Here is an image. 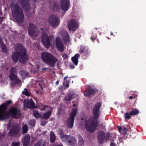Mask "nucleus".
Returning a JSON list of instances; mask_svg holds the SVG:
<instances>
[{
	"instance_id": "1",
	"label": "nucleus",
	"mask_w": 146,
	"mask_h": 146,
	"mask_svg": "<svg viewBox=\"0 0 146 146\" xmlns=\"http://www.w3.org/2000/svg\"><path fill=\"white\" fill-rule=\"evenodd\" d=\"M101 105L100 103H98L94 106L93 109L94 117H91L88 119H87L85 117L82 118V120L85 121V125L87 129L90 132H94L98 126L97 119L100 115V108Z\"/></svg>"
},
{
	"instance_id": "2",
	"label": "nucleus",
	"mask_w": 146,
	"mask_h": 146,
	"mask_svg": "<svg viewBox=\"0 0 146 146\" xmlns=\"http://www.w3.org/2000/svg\"><path fill=\"white\" fill-rule=\"evenodd\" d=\"M12 103L11 100L8 101L0 106V120H4L8 118L9 115L13 118H18L21 116L20 110L17 108L12 107L9 112L6 111L7 106Z\"/></svg>"
},
{
	"instance_id": "3",
	"label": "nucleus",
	"mask_w": 146,
	"mask_h": 146,
	"mask_svg": "<svg viewBox=\"0 0 146 146\" xmlns=\"http://www.w3.org/2000/svg\"><path fill=\"white\" fill-rule=\"evenodd\" d=\"M15 52L12 56V59L15 62L18 60L22 63L26 62L28 60V56L26 54V50L19 43H17L15 48Z\"/></svg>"
},
{
	"instance_id": "4",
	"label": "nucleus",
	"mask_w": 146,
	"mask_h": 146,
	"mask_svg": "<svg viewBox=\"0 0 146 146\" xmlns=\"http://www.w3.org/2000/svg\"><path fill=\"white\" fill-rule=\"evenodd\" d=\"M62 39L64 43L68 44L70 41L67 33L64 30H62L60 33V37H57L56 38V48L59 51L62 52L65 48L61 38Z\"/></svg>"
},
{
	"instance_id": "5",
	"label": "nucleus",
	"mask_w": 146,
	"mask_h": 146,
	"mask_svg": "<svg viewBox=\"0 0 146 146\" xmlns=\"http://www.w3.org/2000/svg\"><path fill=\"white\" fill-rule=\"evenodd\" d=\"M11 6L12 13L14 18L18 22H23L24 18L23 11L21 8L16 3H12Z\"/></svg>"
},
{
	"instance_id": "6",
	"label": "nucleus",
	"mask_w": 146,
	"mask_h": 146,
	"mask_svg": "<svg viewBox=\"0 0 146 146\" xmlns=\"http://www.w3.org/2000/svg\"><path fill=\"white\" fill-rule=\"evenodd\" d=\"M41 57L43 61L50 66H54L57 60L56 57L49 52H43Z\"/></svg>"
},
{
	"instance_id": "7",
	"label": "nucleus",
	"mask_w": 146,
	"mask_h": 146,
	"mask_svg": "<svg viewBox=\"0 0 146 146\" xmlns=\"http://www.w3.org/2000/svg\"><path fill=\"white\" fill-rule=\"evenodd\" d=\"M17 70L15 68H12L10 71L9 78L11 80V83L12 85L18 84L20 82V80L16 75Z\"/></svg>"
},
{
	"instance_id": "8",
	"label": "nucleus",
	"mask_w": 146,
	"mask_h": 146,
	"mask_svg": "<svg viewBox=\"0 0 146 146\" xmlns=\"http://www.w3.org/2000/svg\"><path fill=\"white\" fill-rule=\"evenodd\" d=\"M77 112V109H73L70 114V117L67 120V124L69 128H72L73 126L74 117Z\"/></svg>"
},
{
	"instance_id": "9",
	"label": "nucleus",
	"mask_w": 146,
	"mask_h": 146,
	"mask_svg": "<svg viewBox=\"0 0 146 146\" xmlns=\"http://www.w3.org/2000/svg\"><path fill=\"white\" fill-rule=\"evenodd\" d=\"M111 134L109 133H107L105 135L104 132L99 131L98 136V142L100 143H102L104 141H106L110 139Z\"/></svg>"
},
{
	"instance_id": "10",
	"label": "nucleus",
	"mask_w": 146,
	"mask_h": 146,
	"mask_svg": "<svg viewBox=\"0 0 146 146\" xmlns=\"http://www.w3.org/2000/svg\"><path fill=\"white\" fill-rule=\"evenodd\" d=\"M42 42L45 46L47 48L50 46V41L51 40V36H48L46 33H43L42 35Z\"/></svg>"
},
{
	"instance_id": "11",
	"label": "nucleus",
	"mask_w": 146,
	"mask_h": 146,
	"mask_svg": "<svg viewBox=\"0 0 146 146\" xmlns=\"http://www.w3.org/2000/svg\"><path fill=\"white\" fill-rule=\"evenodd\" d=\"M49 23L53 27H58L59 23V19L54 15H52L50 16L48 20Z\"/></svg>"
},
{
	"instance_id": "12",
	"label": "nucleus",
	"mask_w": 146,
	"mask_h": 146,
	"mask_svg": "<svg viewBox=\"0 0 146 146\" xmlns=\"http://www.w3.org/2000/svg\"><path fill=\"white\" fill-rule=\"evenodd\" d=\"M68 27L70 31H74L77 29L78 27V22L74 19L69 20L68 22Z\"/></svg>"
},
{
	"instance_id": "13",
	"label": "nucleus",
	"mask_w": 146,
	"mask_h": 146,
	"mask_svg": "<svg viewBox=\"0 0 146 146\" xmlns=\"http://www.w3.org/2000/svg\"><path fill=\"white\" fill-rule=\"evenodd\" d=\"M40 110L42 111L45 110L47 111V113L43 115V118L45 119H48L51 114L52 108L47 106H42L41 107Z\"/></svg>"
},
{
	"instance_id": "14",
	"label": "nucleus",
	"mask_w": 146,
	"mask_h": 146,
	"mask_svg": "<svg viewBox=\"0 0 146 146\" xmlns=\"http://www.w3.org/2000/svg\"><path fill=\"white\" fill-rule=\"evenodd\" d=\"M36 27L33 24H30L28 28V33L32 37L37 35V33L36 32Z\"/></svg>"
},
{
	"instance_id": "15",
	"label": "nucleus",
	"mask_w": 146,
	"mask_h": 146,
	"mask_svg": "<svg viewBox=\"0 0 146 146\" xmlns=\"http://www.w3.org/2000/svg\"><path fill=\"white\" fill-rule=\"evenodd\" d=\"M60 6L63 11H67L70 7L69 1V0H61Z\"/></svg>"
},
{
	"instance_id": "16",
	"label": "nucleus",
	"mask_w": 146,
	"mask_h": 146,
	"mask_svg": "<svg viewBox=\"0 0 146 146\" xmlns=\"http://www.w3.org/2000/svg\"><path fill=\"white\" fill-rule=\"evenodd\" d=\"M20 130V127L18 125H14L9 130L8 135L10 136H13L17 134Z\"/></svg>"
},
{
	"instance_id": "17",
	"label": "nucleus",
	"mask_w": 146,
	"mask_h": 146,
	"mask_svg": "<svg viewBox=\"0 0 146 146\" xmlns=\"http://www.w3.org/2000/svg\"><path fill=\"white\" fill-rule=\"evenodd\" d=\"M24 108L27 107L30 109H34L35 108V103L31 99L30 100H25L24 101Z\"/></svg>"
},
{
	"instance_id": "18",
	"label": "nucleus",
	"mask_w": 146,
	"mask_h": 146,
	"mask_svg": "<svg viewBox=\"0 0 146 146\" xmlns=\"http://www.w3.org/2000/svg\"><path fill=\"white\" fill-rule=\"evenodd\" d=\"M18 2L26 11L28 10L29 7L28 0H18Z\"/></svg>"
},
{
	"instance_id": "19",
	"label": "nucleus",
	"mask_w": 146,
	"mask_h": 146,
	"mask_svg": "<svg viewBox=\"0 0 146 146\" xmlns=\"http://www.w3.org/2000/svg\"><path fill=\"white\" fill-rule=\"evenodd\" d=\"M64 141L68 142L69 145L72 146L74 145L76 143L74 138L70 135L66 137V139Z\"/></svg>"
},
{
	"instance_id": "20",
	"label": "nucleus",
	"mask_w": 146,
	"mask_h": 146,
	"mask_svg": "<svg viewBox=\"0 0 146 146\" xmlns=\"http://www.w3.org/2000/svg\"><path fill=\"white\" fill-rule=\"evenodd\" d=\"M95 92L94 88L90 87L88 89H86L84 92V95L86 96H89L94 93Z\"/></svg>"
},
{
	"instance_id": "21",
	"label": "nucleus",
	"mask_w": 146,
	"mask_h": 146,
	"mask_svg": "<svg viewBox=\"0 0 146 146\" xmlns=\"http://www.w3.org/2000/svg\"><path fill=\"white\" fill-rule=\"evenodd\" d=\"M22 139L23 146H27L29 143L30 136L28 135H26L22 138Z\"/></svg>"
},
{
	"instance_id": "22",
	"label": "nucleus",
	"mask_w": 146,
	"mask_h": 146,
	"mask_svg": "<svg viewBox=\"0 0 146 146\" xmlns=\"http://www.w3.org/2000/svg\"><path fill=\"white\" fill-rule=\"evenodd\" d=\"M74 97L75 96L74 94H68L65 97L64 100L66 101H67V102H70Z\"/></svg>"
},
{
	"instance_id": "23",
	"label": "nucleus",
	"mask_w": 146,
	"mask_h": 146,
	"mask_svg": "<svg viewBox=\"0 0 146 146\" xmlns=\"http://www.w3.org/2000/svg\"><path fill=\"white\" fill-rule=\"evenodd\" d=\"M80 56L79 54H76L72 58V60L75 65H77L78 62V58Z\"/></svg>"
},
{
	"instance_id": "24",
	"label": "nucleus",
	"mask_w": 146,
	"mask_h": 146,
	"mask_svg": "<svg viewBox=\"0 0 146 146\" xmlns=\"http://www.w3.org/2000/svg\"><path fill=\"white\" fill-rule=\"evenodd\" d=\"M58 133L59 135V136L62 141H65L66 139V137L68 136V135H64L63 131L62 130L59 129L58 131Z\"/></svg>"
},
{
	"instance_id": "25",
	"label": "nucleus",
	"mask_w": 146,
	"mask_h": 146,
	"mask_svg": "<svg viewBox=\"0 0 146 146\" xmlns=\"http://www.w3.org/2000/svg\"><path fill=\"white\" fill-rule=\"evenodd\" d=\"M2 38L0 37V47L2 48V51L4 52H6L7 49L5 45L3 44L2 42Z\"/></svg>"
},
{
	"instance_id": "26",
	"label": "nucleus",
	"mask_w": 146,
	"mask_h": 146,
	"mask_svg": "<svg viewBox=\"0 0 146 146\" xmlns=\"http://www.w3.org/2000/svg\"><path fill=\"white\" fill-rule=\"evenodd\" d=\"M35 146H46V143L44 140H41L35 144Z\"/></svg>"
},
{
	"instance_id": "27",
	"label": "nucleus",
	"mask_w": 146,
	"mask_h": 146,
	"mask_svg": "<svg viewBox=\"0 0 146 146\" xmlns=\"http://www.w3.org/2000/svg\"><path fill=\"white\" fill-rule=\"evenodd\" d=\"M118 129L120 133L122 134L125 135L126 134V132L127 129L125 127H122L121 128V127H119Z\"/></svg>"
},
{
	"instance_id": "28",
	"label": "nucleus",
	"mask_w": 146,
	"mask_h": 146,
	"mask_svg": "<svg viewBox=\"0 0 146 146\" xmlns=\"http://www.w3.org/2000/svg\"><path fill=\"white\" fill-rule=\"evenodd\" d=\"M50 141L52 143L54 142L56 139L55 135L53 132L51 131L50 133Z\"/></svg>"
},
{
	"instance_id": "29",
	"label": "nucleus",
	"mask_w": 146,
	"mask_h": 146,
	"mask_svg": "<svg viewBox=\"0 0 146 146\" xmlns=\"http://www.w3.org/2000/svg\"><path fill=\"white\" fill-rule=\"evenodd\" d=\"M20 74L23 79H25L27 76V72L25 70L21 71L20 72Z\"/></svg>"
},
{
	"instance_id": "30",
	"label": "nucleus",
	"mask_w": 146,
	"mask_h": 146,
	"mask_svg": "<svg viewBox=\"0 0 146 146\" xmlns=\"http://www.w3.org/2000/svg\"><path fill=\"white\" fill-rule=\"evenodd\" d=\"M23 134H24L27 132L28 131V127L27 125L25 124L23 125L22 127Z\"/></svg>"
},
{
	"instance_id": "31",
	"label": "nucleus",
	"mask_w": 146,
	"mask_h": 146,
	"mask_svg": "<svg viewBox=\"0 0 146 146\" xmlns=\"http://www.w3.org/2000/svg\"><path fill=\"white\" fill-rule=\"evenodd\" d=\"M139 113V111L137 109H135L132 110V111L130 112V114L131 115H133L137 114Z\"/></svg>"
},
{
	"instance_id": "32",
	"label": "nucleus",
	"mask_w": 146,
	"mask_h": 146,
	"mask_svg": "<svg viewBox=\"0 0 146 146\" xmlns=\"http://www.w3.org/2000/svg\"><path fill=\"white\" fill-rule=\"evenodd\" d=\"M78 138L79 139L78 144L80 145H82L84 144V142L82 137L80 135H78Z\"/></svg>"
},
{
	"instance_id": "33",
	"label": "nucleus",
	"mask_w": 146,
	"mask_h": 146,
	"mask_svg": "<svg viewBox=\"0 0 146 146\" xmlns=\"http://www.w3.org/2000/svg\"><path fill=\"white\" fill-rule=\"evenodd\" d=\"M33 114L36 118H39L41 116L40 114L36 111L35 110L33 111Z\"/></svg>"
},
{
	"instance_id": "34",
	"label": "nucleus",
	"mask_w": 146,
	"mask_h": 146,
	"mask_svg": "<svg viewBox=\"0 0 146 146\" xmlns=\"http://www.w3.org/2000/svg\"><path fill=\"white\" fill-rule=\"evenodd\" d=\"M58 5L56 4H53L52 6L51 7V8L54 11H57L58 9Z\"/></svg>"
},
{
	"instance_id": "35",
	"label": "nucleus",
	"mask_w": 146,
	"mask_h": 146,
	"mask_svg": "<svg viewBox=\"0 0 146 146\" xmlns=\"http://www.w3.org/2000/svg\"><path fill=\"white\" fill-rule=\"evenodd\" d=\"M22 94L26 96H30V94L28 92L26 88H25L24 90L22 92Z\"/></svg>"
},
{
	"instance_id": "36",
	"label": "nucleus",
	"mask_w": 146,
	"mask_h": 146,
	"mask_svg": "<svg viewBox=\"0 0 146 146\" xmlns=\"http://www.w3.org/2000/svg\"><path fill=\"white\" fill-rule=\"evenodd\" d=\"M63 85L66 88H68L69 86L68 82L66 81H65L63 83Z\"/></svg>"
},
{
	"instance_id": "37",
	"label": "nucleus",
	"mask_w": 146,
	"mask_h": 146,
	"mask_svg": "<svg viewBox=\"0 0 146 146\" xmlns=\"http://www.w3.org/2000/svg\"><path fill=\"white\" fill-rule=\"evenodd\" d=\"M81 50L82 52L85 53L87 51V49H86V48L84 47H82L81 48Z\"/></svg>"
},
{
	"instance_id": "38",
	"label": "nucleus",
	"mask_w": 146,
	"mask_h": 146,
	"mask_svg": "<svg viewBox=\"0 0 146 146\" xmlns=\"http://www.w3.org/2000/svg\"><path fill=\"white\" fill-rule=\"evenodd\" d=\"M130 115V113H126L125 114V117L126 119H129L131 117Z\"/></svg>"
},
{
	"instance_id": "39",
	"label": "nucleus",
	"mask_w": 146,
	"mask_h": 146,
	"mask_svg": "<svg viewBox=\"0 0 146 146\" xmlns=\"http://www.w3.org/2000/svg\"><path fill=\"white\" fill-rule=\"evenodd\" d=\"M11 146H19V142H13Z\"/></svg>"
},
{
	"instance_id": "40",
	"label": "nucleus",
	"mask_w": 146,
	"mask_h": 146,
	"mask_svg": "<svg viewBox=\"0 0 146 146\" xmlns=\"http://www.w3.org/2000/svg\"><path fill=\"white\" fill-rule=\"evenodd\" d=\"M97 37V36L96 34L93 35H92L91 37V38L92 40L93 41H94V40L96 39Z\"/></svg>"
},
{
	"instance_id": "41",
	"label": "nucleus",
	"mask_w": 146,
	"mask_h": 146,
	"mask_svg": "<svg viewBox=\"0 0 146 146\" xmlns=\"http://www.w3.org/2000/svg\"><path fill=\"white\" fill-rule=\"evenodd\" d=\"M2 15L1 14V12L0 11V23L1 24L2 23L3 20V18L2 17Z\"/></svg>"
},
{
	"instance_id": "42",
	"label": "nucleus",
	"mask_w": 146,
	"mask_h": 146,
	"mask_svg": "<svg viewBox=\"0 0 146 146\" xmlns=\"http://www.w3.org/2000/svg\"><path fill=\"white\" fill-rule=\"evenodd\" d=\"M62 57L64 59H66L68 58V56L66 54L64 53L62 54Z\"/></svg>"
},
{
	"instance_id": "43",
	"label": "nucleus",
	"mask_w": 146,
	"mask_h": 146,
	"mask_svg": "<svg viewBox=\"0 0 146 146\" xmlns=\"http://www.w3.org/2000/svg\"><path fill=\"white\" fill-rule=\"evenodd\" d=\"M47 123V122L46 121H42L41 122V124L43 126L45 124H46Z\"/></svg>"
},
{
	"instance_id": "44",
	"label": "nucleus",
	"mask_w": 146,
	"mask_h": 146,
	"mask_svg": "<svg viewBox=\"0 0 146 146\" xmlns=\"http://www.w3.org/2000/svg\"><path fill=\"white\" fill-rule=\"evenodd\" d=\"M110 146H116V144L113 142H111Z\"/></svg>"
},
{
	"instance_id": "45",
	"label": "nucleus",
	"mask_w": 146,
	"mask_h": 146,
	"mask_svg": "<svg viewBox=\"0 0 146 146\" xmlns=\"http://www.w3.org/2000/svg\"><path fill=\"white\" fill-rule=\"evenodd\" d=\"M33 123H30L31 125H32L33 126L35 124V121L34 120L32 121Z\"/></svg>"
},
{
	"instance_id": "46",
	"label": "nucleus",
	"mask_w": 146,
	"mask_h": 146,
	"mask_svg": "<svg viewBox=\"0 0 146 146\" xmlns=\"http://www.w3.org/2000/svg\"><path fill=\"white\" fill-rule=\"evenodd\" d=\"M70 68L73 69L74 68V66L73 65H70Z\"/></svg>"
},
{
	"instance_id": "47",
	"label": "nucleus",
	"mask_w": 146,
	"mask_h": 146,
	"mask_svg": "<svg viewBox=\"0 0 146 146\" xmlns=\"http://www.w3.org/2000/svg\"><path fill=\"white\" fill-rule=\"evenodd\" d=\"M38 85H39V86H40V87L41 89L42 90H43V88H42V84H40V83H39L38 84Z\"/></svg>"
},
{
	"instance_id": "48",
	"label": "nucleus",
	"mask_w": 146,
	"mask_h": 146,
	"mask_svg": "<svg viewBox=\"0 0 146 146\" xmlns=\"http://www.w3.org/2000/svg\"><path fill=\"white\" fill-rule=\"evenodd\" d=\"M39 67V66L38 65H36V71H37V70L38 69Z\"/></svg>"
},
{
	"instance_id": "49",
	"label": "nucleus",
	"mask_w": 146,
	"mask_h": 146,
	"mask_svg": "<svg viewBox=\"0 0 146 146\" xmlns=\"http://www.w3.org/2000/svg\"><path fill=\"white\" fill-rule=\"evenodd\" d=\"M10 123H9V124L8 125L7 129L8 130L10 128Z\"/></svg>"
},
{
	"instance_id": "50",
	"label": "nucleus",
	"mask_w": 146,
	"mask_h": 146,
	"mask_svg": "<svg viewBox=\"0 0 146 146\" xmlns=\"http://www.w3.org/2000/svg\"><path fill=\"white\" fill-rule=\"evenodd\" d=\"M58 83H59V80H57V81H56L55 83L56 84V85H58Z\"/></svg>"
},
{
	"instance_id": "51",
	"label": "nucleus",
	"mask_w": 146,
	"mask_h": 146,
	"mask_svg": "<svg viewBox=\"0 0 146 146\" xmlns=\"http://www.w3.org/2000/svg\"><path fill=\"white\" fill-rule=\"evenodd\" d=\"M133 98V96H130L129 97V99H132Z\"/></svg>"
},
{
	"instance_id": "52",
	"label": "nucleus",
	"mask_w": 146,
	"mask_h": 146,
	"mask_svg": "<svg viewBox=\"0 0 146 146\" xmlns=\"http://www.w3.org/2000/svg\"><path fill=\"white\" fill-rule=\"evenodd\" d=\"M47 69V68H43L42 69V70L43 71H44L45 70H46V69Z\"/></svg>"
},
{
	"instance_id": "53",
	"label": "nucleus",
	"mask_w": 146,
	"mask_h": 146,
	"mask_svg": "<svg viewBox=\"0 0 146 146\" xmlns=\"http://www.w3.org/2000/svg\"><path fill=\"white\" fill-rule=\"evenodd\" d=\"M68 78V76H66L64 77V80H65L67 78Z\"/></svg>"
},
{
	"instance_id": "54",
	"label": "nucleus",
	"mask_w": 146,
	"mask_h": 146,
	"mask_svg": "<svg viewBox=\"0 0 146 146\" xmlns=\"http://www.w3.org/2000/svg\"><path fill=\"white\" fill-rule=\"evenodd\" d=\"M2 146H8V145H7L5 144V145H3Z\"/></svg>"
},
{
	"instance_id": "55",
	"label": "nucleus",
	"mask_w": 146,
	"mask_h": 146,
	"mask_svg": "<svg viewBox=\"0 0 146 146\" xmlns=\"http://www.w3.org/2000/svg\"><path fill=\"white\" fill-rule=\"evenodd\" d=\"M113 33L112 32H111V35H113Z\"/></svg>"
},
{
	"instance_id": "56",
	"label": "nucleus",
	"mask_w": 146,
	"mask_h": 146,
	"mask_svg": "<svg viewBox=\"0 0 146 146\" xmlns=\"http://www.w3.org/2000/svg\"><path fill=\"white\" fill-rule=\"evenodd\" d=\"M73 106H74V107H75L76 106V105L75 104H74Z\"/></svg>"
},
{
	"instance_id": "57",
	"label": "nucleus",
	"mask_w": 146,
	"mask_h": 146,
	"mask_svg": "<svg viewBox=\"0 0 146 146\" xmlns=\"http://www.w3.org/2000/svg\"><path fill=\"white\" fill-rule=\"evenodd\" d=\"M57 146H63V145H58Z\"/></svg>"
},
{
	"instance_id": "58",
	"label": "nucleus",
	"mask_w": 146,
	"mask_h": 146,
	"mask_svg": "<svg viewBox=\"0 0 146 146\" xmlns=\"http://www.w3.org/2000/svg\"><path fill=\"white\" fill-rule=\"evenodd\" d=\"M96 30H97V28H96Z\"/></svg>"
}]
</instances>
